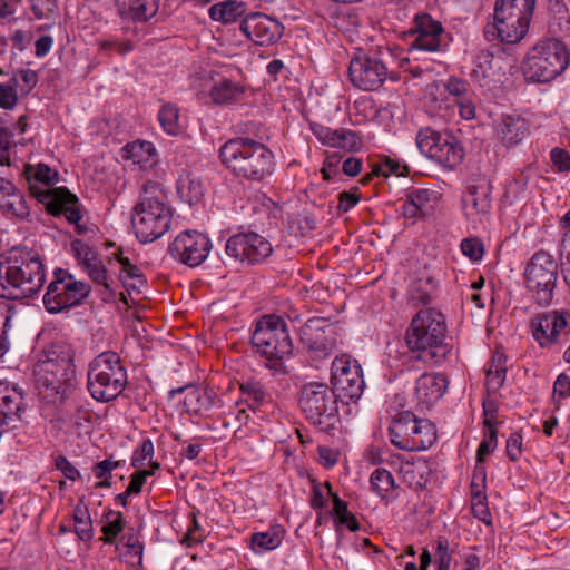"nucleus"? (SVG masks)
<instances>
[{
  "label": "nucleus",
  "mask_w": 570,
  "mask_h": 570,
  "mask_svg": "<svg viewBox=\"0 0 570 570\" xmlns=\"http://www.w3.org/2000/svg\"><path fill=\"white\" fill-rule=\"evenodd\" d=\"M239 389L243 395V400L237 402V405H240L244 402L250 410L255 411L259 406L267 404L272 401L269 392L266 390L265 385L259 381H244L243 383H240Z\"/></svg>",
  "instance_id": "33"
},
{
  "label": "nucleus",
  "mask_w": 570,
  "mask_h": 570,
  "mask_svg": "<svg viewBox=\"0 0 570 570\" xmlns=\"http://www.w3.org/2000/svg\"><path fill=\"white\" fill-rule=\"evenodd\" d=\"M185 390L188 391L184 399V407L188 413L204 415L205 413L209 412L213 407H215L218 402H220L217 393L212 389H188L187 386H185L179 387L177 390H171L170 394L174 395L176 393H181Z\"/></svg>",
  "instance_id": "27"
},
{
  "label": "nucleus",
  "mask_w": 570,
  "mask_h": 570,
  "mask_svg": "<svg viewBox=\"0 0 570 570\" xmlns=\"http://www.w3.org/2000/svg\"><path fill=\"white\" fill-rule=\"evenodd\" d=\"M535 0H497L494 6V26L501 42L518 43L530 26Z\"/></svg>",
  "instance_id": "12"
},
{
  "label": "nucleus",
  "mask_w": 570,
  "mask_h": 570,
  "mask_svg": "<svg viewBox=\"0 0 570 570\" xmlns=\"http://www.w3.org/2000/svg\"><path fill=\"white\" fill-rule=\"evenodd\" d=\"M273 252L272 244L262 235L249 232L230 236L225 245L228 257L239 262L257 264L266 259Z\"/></svg>",
  "instance_id": "20"
},
{
  "label": "nucleus",
  "mask_w": 570,
  "mask_h": 570,
  "mask_svg": "<svg viewBox=\"0 0 570 570\" xmlns=\"http://www.w3.org/2000/svg\"><path fill=\"white\" fill-rule=\"evenodd\" d=\"M331 383L338 397L347 402H356L365 387L363 371L358 362L345 354L336 356L332 362Z\"/></svg>",
  "instance_id": "18"
},
{
  "label": "nucleus",
  "mask_w": 570,
  "mask_h": 570,
  "mask_svg": "<svg viewBox=\"0 0 570 570\" xmlns=\"http://www.w3.org/2000/svg\"><path fill=\"white\" fill-rule=\"evenodd\" d=\"M177 193L180 199L189 205L200 202L204 187L200 179L190 171H183L177 180Z\"/></svg>",
  "instance_id": "34"
},
{
  "label": "nucleus",
  "mask_w": 570,
  "mask_h": 570,
  "mask_svg": "<svg viewBox=\"0 0 570 570\" xmlns=\"http://www.w3.org/2000/svg\"><path fill=\"white\" fill-rule=\"evenodd\" d=\"M550 160L559 173L570 171V154L560 147H554L550 151Z\"/></svg>",
  "instance_id": "57"
},
{
  "label": "nucleus",
  "mask_w": 570,
  "mask_h": 570,
  "mask_svg": "<svg viewBox=\"0 0 570 570\" xmlns=\"http://www.w3.org/2000/svg\"><path fill=\"white\" fill-rule=\"evenodd\" d=\"M171 218L168 196L160 184L150 180L144 184L131 216L136 237L141 243L160 238L169 229Z\"/></svg>",
  "instance_id": "6"
},
{
  "label": "nucleus",
  "mask_w": 570,
  "mask_h": 570,
  "mask_svg": "<svg viewBox=\"0 0 570 570\" xmlns=\"http://www.w3.org/2000/svg\"><path fill=\"white\" fill-rule=\"evenodd\" d=\"M387 77L389 68L379 52L357 50L350 60L348 79L360 90H376Z\"/></svg>",
  "instance_id": "16"
},
{
  "label": "nucleus",
  "mask_w": 570,
  "mask_h": 570,
  "mask_svg": "<svg viewBox=\"0 0 570 570\" xmlns=\"http://www.w3.org/2000/svg\"><path fill=\"white\" fill-rule=\"evenodd\" d=\"M122 157L132 160L141 168L153 167L157 164L156 148L150 141L135 140L122 148Z\"/></svg>",
  "instance_id": "30"
},
{
  "label": "nucleus",
  "mask_w": 570,
  "mask_h": 570,
  "mask_svg": "<svg viewBox=\"0 0 570 570\" xmlns=\"http://www.w3.org/2000/svg\"><path fill=\"white\" fill-rule=\"evenodd\" d=\"M558 275V262L544 249L537 250L528 262L523 272L525 288L541 307L552 303Z\"/></svg>",
  "instance_id": "11"
},
{
  "label": "nucleus",
  "mask_w": 570,
  "mask_h": 570,
  "mask_svg": "<svg viewBox=\"0 0 570 570\" xmlns=\"http://www.w3.org/2000/svg\"><path fill=\"white\" fill-rule=\"evenodd\" d=\"M73 351L62 343H53L37 355L33 365L36 387L41 399L50 404L62 403L76 380Z\"/></svg>",
  "instance_id": "1"
},
{
  "label": "nucleus",
  "mask_w": 570,
  "mask_h": 570,
  "mask_svg": "<svg viewBox=\"0 0 570 570\" xmlns=\"http://www.w3.org/2000/svg\"><path fill=\"white\" fill-rule=\"evenodd\" d=\"M332 148L343 149L345 151H357L362 148L360 135L353 130L340 128L336 129Z\"/></svg>",
  "instance_id": "45"
},
{
  "label": "nucleus",
  "mask_w": 570,
  "mask_h": 570,
  "mask_svg": "<svg viewBox=\"0 0 570 570\" xmlns=\"http://www.w3.org/2000/svg\"><path fill=\"white\" fill-rule=\"evenodd\" d=\"M239 28L248 39L259 46L277 42L284 32V26L278 20L261 12L246 16Z\"/></svg>",
  "instance_id": "22"
},
{
  "label": "nucleus",
  "mask_w": 570,
  "mask_h": 570,
  "mask_svg": "<svg viewBox=\"0 0 570 570\" xmlns=\"http://www.w3.org/2000/svg\"><path fill=\"white\" fill-rule=\"evenodd\" d=\"M311 130L323 145L331 147L336 129H332L320 124H312Z\"/></svg>",
  "instance_id": "63"
},
{
  "label": "nucleus",
  "mask_w": 570,
  "mask_h": 570,
  "mask_svg": "<svg viewBox=\"0 0 570 570\" xmlns=\"http://www.w3.org/2000/svg\"><path fill=\"white\" fill-rule=\"evenodd\" d=\"M483 410H484V424L489 428V433L485 435L484 440L480 443L478 450H476V461L478 463H481L484 461L485 456L494 451L497 448V436L498 431L493 426L494 423L492 421L493 419V412L494 410H490V404L483 403Z\"/></svg>",
  "instance_id": "39"
},
{
  "label": "nucleus",
  "mask_w": 570,
  "mask_h": 570,
  "mask_svg": "<svg viewBox=\"0 0 570 570\" xmlns=\"http://www.w3.org/2000/svg\"><path fill=\"white\" fill-rule=\"evenodd\" d=\"M391 443L400 450L419 452L436 440V431L429 420H419L412 412L399 413L389 428Z\"/></svg>",
  "instance_id": "14"
},
{
  "label": "nucleus",
  "mask_w": 570,
  "mask_h": 570,
  "mask_svg": "<svg viewBox=\"0 0 570 570\" xmlns=\"http://www.w3.org/2000/svg\"><path fill=\"white\" fill-rule=\"evenodd\" d=\"M55 466L57 470H59L65 478H67L70 481H76L80 479L81 474L79 470L71 464V462L65 456V455H57L55 458Z\"/></svg>",
  "instance_id": "59"
},
{
  "label": "nucleus",
  "mask_w": 570,
  "mask_h": 570,
  "mask_svg": "<svg viewBox=\"0 0 570 570\" xmlns=\"http://www.w3.org/2000/svg\"><path fill=\"white\" fill-rule=\"evenodd\" d=\"M529 131L528 121L520 116L503 115L497 124L498 137L507 147L520 144Z\"/></svg>",
  "instance_id": "28"
},
{
  "label": "nucleus",
  "mask_w": 570,
  "mask_h": 570,
  "mask_svg": "<svg viewBox=\"0 0 570 570\" xmlns=\"http://www.w3.org/2000/svg\"><path fill=\"white\" fill-rule=\"evenodd\" d=\"M209 237L196 230L180 233L169 245L170 255L189 267L199 266L209 255Z\"/></svg>",
  "instance_id": "21"
},
{
  "label": "nucleus",
  "mask_w": 570,
  "mask_h": 570,
  "mask_svg": "<svg viewBox=\"0 0 570 570\" xmlns=\"http://www.w3.org/2000/svg\"><path fill=\"white\" fill-rule=\"evenodd\" d=\"M243 94L244 88L228 79L216 83L210 90V97L217 105L236 102L242 98Z\"/></svg>",
  "instance_id": "37"
},
{
  "label": "nucleus",
  "mask_w": 570,
  "mask_h": 570,
  "mask_svg": "<svg viewBox=\"0 0 570 570\" xmlns=\"http://www.w3.org/2000/svg\"><path fill=\"white\" fill-rule=\"evenodd\" d=\"M371 489L381 499L387 498L389 493L395 489V479L390 471L377 468L370 478Z\"/></svg>",
  "instance_id": "43"
},
{
  "label": "nucleus",
  "mask_w": 570,
  "mask_h": 570,
  "mask_svg": "<svg viewBox=\"0 0 570 570\" xmlns=\"http://www.w3.org/2000/svg\"><path fill=\"white\" fill-rule=\"evenodd\" d=\"M285 530L282 525L271 527L266 532H256L250 538L254 550L269 551L276 549L283 541Z\"/></svg>",
  "instance_id": "38"
},
{
  "label": "nucleus",
  "mask_w": 570,
  "mask_h": 570,
  "mask_svg": "<svg viewBox=\"0 0 570 570\" xmlns=\"http://www.w3.org/2000/svg\"><path fill=\"white\" fill-rule=\"evenodd\" d=\"M18 79L12 77L10 83L0 85V107L3 109H12L18 102L17 95Z\"/></svg>",
  "instance_id": "49"
},
{
  "label": "nucleus",
  "mask_w": 570,
  "mask_h": 570,
  "mask_svg": "<svg viewBox=\"0 0 570 570\" xmlns=\"http://www.w3.org/2000/svg\"><path fill=\"white\" fill-rule=\"evenodd\" d=\"M115 258L120 265L119 279L124 287L129 292L130 289H140L146 285V278L141 269L131 261L124 256L121 249H118L115 254Z\"/></svg>",
  "instance_id": "31"
},
{
  "label": "nucleus",
  "mask_w": 570,
  "mask_h": 570,
  "mask_svg": "<svg viewBox=\"0 0 570 570\" xmlns=\"http://www.w3.org/2000/svg\"><path fill=\"white\" fill-rule=\"evenodd\" d=\"M91 286L78 281L63 268H56L49 282L42 303L49 314H59L82 304L89 296Z\"/></svg>",
  "instance_id": "13"
},
{
  "label": "nucleus",
  "mask_w": 570,
  "mask_h": 570,
  "mask_svg": "<svg viewBox=\"0 0 570 570\" xmlns=\"http://www.w3.org/2000/svg\"><path fill=\"white\" fill-rule=\"evenodd\" d=\"M6 213H11L17 217L24 218L29 215V206L26 198L17 190L0 206Z\"/></svg>",
  "instance_id": "47"
},
{
  "label": "nucleus",
  "mask_w": 570,
  "mask_h": 570,
  "mask_svg": "<svg viewBox=\"0 0 570 570\" xmlns=\"http://www.w3.org/2000/svg\"><path fill=\"white\" fill-rule=\"evenodd\" d=\"M57 10L58 0H42L41 4L39 2L31 4V11L38 20L50 18Z\"/></svg>",
  "instance_id": "58"
},
{
  "label": "nucleus",
  "mask_w": 570,
  "mask_h": 570,
  "mask_svg": "<svg viewBox=\"0 0 570 570\" xmlns=\"http://www.w3.org/2000/svg\"><path fill=\"white\" fill-rule=\"evenodd\" d=\"M118 466H120V461H115L112 458H108L95 464L92 469L94 474L96 478L100 479V481L96 483V488H110L112 485L110 481L111 472Z\"/></svg>",
  "instance_id": "46"
},
{
  "label": "nucleus",
  "mask_w": 570,
  "mask_h": 570,
  "mask_svg": "<svg viewBox=\"0 0 570 570\" xmlns=\"http://www.w3.org/2000/svg\"><path fill=\"white\" fill-rule=\"evenodd\" d=\"M119 14L136 22H146L158 11L159 0H117Z\"/></svg>",
  "instance_id": "29"
},
{
  "label": "nucleus",
  "mask_w": 570,
  "mask_h": 570,
  "mask_svg": "<svg viewBox=\"0 0 570 570\" xmlns=\"http://www.w3.org/2000/svg\"><path fill=\"white\" fill-rule=\"evenodd\" d=\"M204 539V531L200 529V525L196 519V515L193 514L191 525L188 528L186 534L183 538V543L191 547L195 543L202 542Z\"/></svg>",
  "instance_id": "64"
},
{
  "label": "nucleus",
  "mask_w": 570,
  "mask_h": 570,
  "mask_svg": "<svg viewBox=\"0 0 570 570\" xmlns=\"http://www.w3.org/2000/svg\"><path fill=\"white\" fill-rule=\"evenodd\" d=\"M154 455V443L150 439H145L140 446L134 451L131 465L135 469H140L145 465L147 459H151Z\"/></svg>",
  "instance_id": "55"
},
{
  "label": "nucleus",
  "mask_w": 570,
  "mask_h": 570,
  "mask_svg": "<svg viewBox=\"0 0 570 570\" xmlns=\"http://www.w3.org/2000/svg\"><path fill=\"white\" fill-rule=\"evenodd\" d=\"M120 543L128 549V552L132 556L138 557V563L141 564L142 553H144V544L139 540L138 534L134 531V529H129L127 533H125L120 538Z\"/></svg>",
  "instance_id": "50"
},
{
  "label": "nucleus",
  "mask_w": 570,
  "mask_h": 570,
  "mask_svg": "<svg viewBox=\"0 0 570 570\" xmlns=\"http://www.w3.org/2000/svg\"><path fill=\"white\" fill-rule=\"evenodd\" d=\"M337 394L323 382H308L299 390L298 405L305 420L320 432L333 435L341 423Z\"/></svg>",
  "instance_id": "8"
},
{
  "label": "nucleus",
  "mask_w": 570,
  "mask_h": 570,
  "mask_svg": "<svg viewBox=\"0 0 570 570\" xmlns=\"http://www.w3.org/2000/svg\"><path fill=\"white\" fill-rule=\"evenodd\" d=\"M419 150L446 169H454L464 159V148L453 135L423 128L416 135Z\"/></svg>",
  "instance_id": "15"
},
{
  "label": "nucleus",
  "mask_w": 570,
  "mask_h": 570,
  "mask_svg": "<svg viewBox=\"0 0 570 570\" xmlns=\"http://www.w3.org/2000/svg\"><path fill=\"white\" fill-rule=\"evenodd\" d=\"M471 510L475 518L484 523L491 522V513L488 507L487 495H478V498H471Z\"/></svg>",
  "instance_id": "56"
},
{
  "label": "nucleus",
  "mask_w": 570,
  "mask_h": 570,
  "mask_svg": "<svg viewBox=\"0 0 570 570\" xmlns=\"http://www.w3.org/2000/svg\"><path fill=\"white\" fill-rule=\"evenodd\" d=\"M161 128L168 135L176 136L180 131L179 109L175 104H165L158 112Z\"/></svg>",
  "instance_id": "44"
},
{
  "label": "nucleus",
  "mask_w": 570,
  "mask_h": 570,
  "mask_svg": "<svg viewBox=\"0 0 570 570\" xmlns=\"http://www.w3.org/2000/svg\"><path fill=\"white\" fill-rule=\"evenodd\" d=\"M570 313L551 311L537 314L531 318L530 327L540 347L547 348L559 342L562 330L568 326Z\"/></svg>",
  "instance_id": "23"
},
{
  "label": "nucleus",
  "mask_w": 570,
  "mask_h": 570,
  "mask_svg": "<svg viewBox=\"0 0 570 570\" xmlns=\"http://www.w3.org/2000/svg\"><path fill=\"white\" fill-rule=\"evenodd\" d=\"M222 164L237 178L263 181L275 167L273 151L263 142L248 137L227 140L219 149Z\"/></svg>",
  "instance_id": "5"
},
{
  "label": "nucleus",
  "mask_w": 570,
  "mask_h": 570,
  "mask_svg": "<svg viewBox=\"0 0 570 570\" xmlns=\"http://www.w3.org/2000/svg\"><path fill=\"white\" fill-rule=\"evenodd\" d=\"M75 533L81 541H89L94 537L92 521L88 508L79 502L73 509Z\"/></svg>",
  "instance_id": "41"
},
{
  "label": "nucleus",
  "mask_w": 570,
  "mask_h": 570,
  "mask_svg": "<svg viewBox=\"0 0 570 570\" xmlns=\"http://www.w3.org/2000/svg\"><path fill=\"white\" fill-rule=\"evenodd\" d=\"M361 200V191L358 187H353L338 194L337 213L344 214L352 209Z\"/></svg>",
  "instance_id": "52"
},
{
  "label": "nucleus",
  "mask_w": 570,
  "mask_h": 570,
  "mask_svg": "<svg viewBox=\"0 0 570 570\" xmlns=\"http://www.w3.org/2000/svg\"><path fill=\"white\" fill-rule=\"evenodd\" d=\"M256 354L266 360V366L275 372L284 367V360L293 354V342L285 320L275 314L261 317L252 335Z\"/></svg>",
  "instance_id": "7"
},
{
  "label": "nucleus",
  "mask_w": 570,
  "mask_h": 570,
  "mask_svg": "<svg viewBox=\"0 0 570 570\" xmlns=\"http://www.w3.org/2000/svg\"><path fill=\"white\" fill-rule=\"evenodd\" d=\"M445 337L444 315L434 308L419 311L405 333V343L412 353L410 358L426 365L439 364L451 352Z\"/></svg>",
  "instance_id": "4"
},
{
  "label": "nucleus",
  "mask_w": 570,
  "mask_h": 570,
  "mask_svg": "<svg viewBox=\"0 0 570 570\" xmlns=\"http://www.w3.org/2000/svg\"><path fill=\"white\" fill-rule=\"evenodd\" d=\"M507 358L502 353H494L485 368V387L488 393L498 392L505 381Z\"/></svg>",
  "instance_id": "35"
},
{
  "label": "nucleus",
  "mask_w": 570,
  "mask_h": 570,
  "mask_svg": "<svg viewBox=\"0 0 570 570\" xmlns=\"http://www.w3.org/2000/svg\"><path fill=\"white\" fill-rule=\"evenodd\" d=\"M299 341L312 360L322 361L336 348V326L323 317L309 318L301 327Z\"/></svg>",
  "instance_id": "17"
},
{
  "label": "nucleus",
  "mask_w": 570,
  "mask_h": 570,
  "mask_svg": "<svg viewBox=\"0 0 570 570\" xmlns=\"http://www.w3.org/2000/svg\"><path fill=\"white\" fill-rule=\"evenodd\" d=\"M244 4L234 0H227L213 4L208 9V14L212 20L225 24L237 21L244 13Z\"/></svg>",
  "instance_id": "36"
},
{
  "label": "nucleus",
  "mask_w": 570,
  "mask_h": 570,
  "mask_svg": "<svg viewBox=\"0 0 570 570\" xmlns=\"http://www.w3.org/2000/svg\"><path fill=\"white\" fill-rule=\"evenodd\" d=\"M71 248L77 259L85 268L91 265L92 263L97 264V261L99 259L97 252L94 250L85 242L76 239L71 243Z\"/></svg>",
  "instance_id": "48"
},
{
  "label": "nucleus",
  "mask_w": 570,
  "mask_h": 570,
  "mask_svg": "<svg viewBox=\"0 0 570 570\" xmlns=\"http://www.w3.org/2000/svg\"><path fill=\"white\" fill-rule=\"evenodd\" d=\"M126 520L120 511H115L110 508L105 509L101 517V533L100 541L106 544L116 543L119 535L124 532Z\"/></svg>",
  "instance_id": "32"
},
{
  "label": "nucleus",
  "mask_w": 570,
  "mask_h": 570,
  "mask_svg": "<svg viewBox=\"0 0 570 570\" xmlns=\"http://www.w3.org/2000/svg\"><path fill=\"white\" fill-rule=\"evenodd\" d=\"M444 88L451 96L455 97L456 101L469 97V83L459 77H450L445 81Z\"/></svg>",
  "instance_id": "54"
},
{
  "label": "nucleus",
  "mask_w": 570,
  "mask_h": 570,
  "mask_svg": "<svg viewBox=\"0 0 570 570\" xmlns=\"http://www.w3.org/2000/svg\"><path fill=\"white\" fill-rule=\"evenodd\" d=\"M448 381L440 374H422L415 383L414 395L417 406L429 409L438 402L444 394Z\"/></svg>",
  "instance_id": "26"
},
{
  "label": "nucleus",
  "mask_w": 570,
  "mask_h": 570,
  "mask_svg": "<svg viewBox=\"0 0 570 570\" xmlns=\"http://www.w3.org/2000/svg\"><path fill=\"white\" fill-rule=\"evenodd\" d=\"M490 194L491 187L484 179L476 183H469L462 198L466 218L473 219L479 216H484L490 212L492 205Z\"/></svg>",
  "instance_id": "25"
},
{
  "label": "nucleus",
  "mask_w": 570,
  "mask_h": 570,
  "mask_svg": "<svg viewBox=\"0 0 570 570\" xmlns=\"http://www.w3.org/2000/svg\"><path fill=\"white\" fill-rule=\"evenodd\" d=\"M440 193L428 188H413L407 191L402 205V215L407 219H422L433 213L440 200Z\"/></svg>",
  "instance_id": "24"
},
{
  "label": "nucleus",
  "mask_w": 570,
  "mask_h": 570,
  "mask_svg": "<svg viewBox=\"0 0 570 570\" xmlns=\"http://www.w3.org/2000/svg\"><path fill=\"white\" fill-rule=\"evenodd\" d=\"M292 223L297 224V232H294L296 236H305L307 233L316 228V220L314 216L308 214L297 215L293 218Z\"/></svg>",
  "instance_id": "61"
},
{
  "label": "nucleus",
  "mask_w": 570,
  "mask_h": 570,
  "mask_svg": "<svg viewBox=\"0 0 570 570\" xmlns=\"http://www.w3.org/2000/svg\"><path fill=\"white\" fill-rule=\"evenodd\" d=\"M126 385L127 370L116 352H102L89 363L87 387L96 401L115 400L122 393Z\"/></svg>",
  "instance_id": "9"
},
{
  "label": "nucleus",
  "mask_w": 570,
  "mask_h": 570,
  "mask_svg": "<svg viewBox=\"0 0 570 570\" xmlns=\"http://www.w3.org/2000/svg\"><path fill=\"white\" fill-rule=\"evenodd\" d=\"M46 279V268L38 252L28 247H13L0 261V297L6 299L32 298L39 294Z\"/></svg>",
  "instance_id": "2"
},
{
  "label": "nucleus",
  "mask_w": 570,
  "mask_h": 570,
  "mask_svg": "<svg viewBox=\"0 0 570 570\" xmlns=\"http://www.w3.org/2000/svg\"><path fill=\"white\" fill-rule=\"evenodd\" d=\"M452 552L445 538H439L436 542V563L438 566L450 567Z\"/></svg>",
  "instance_id": "62"
},
{
  "label": "nucleus",
  "mask_w": 570,
  "mask_h": 570,
  "mask_svg": "<svg viewBox=\"0 0 570 570\" xmlns=\"http://www.w3.org/2000/svg\"><path fill=\"white\" fill-rule=\"evenodd\" d=\"M85 269L96 284L102 286L100 292L102 299L105 302L112 299L115 297V291L112 288L114 282L108 277L107 269L105 268L102 262L98 259L97 264L92 263Z\"/></svg>",
  "instance_id": "42"
},
{
  "label": "nucleus",
  "mask_w": 570,
  "mask_h": 570,
  "mask_svg": "<svg viewBox=\"0 0 570 570\" xmlns=\"http://www.w3.org/2000/svg\"><path fill=\"white\" fill-rule=\"evenodd\" d=\"M461 250L470 259L480 261L484 254V246L480 238L470 237L461 242Z\"/></svg>",
  "instance_id": "53"
},
{
  "label": "nucleus",
  "mask_w": 570,
  "mask_h": 570,
  "mask_svg": "<svg viewBox=\"0 0 570 570\" xmlns=\"http://www.w3.org/2000/svg\"><path fill=\"white\" fill-rule=\"evenodd\" d=\"M485 471L483 466H475L473 478L471 482V498H478V495H485Z\"/></svg>",
  "instance_id": "60"
},
{
  "label": "nucleus",
  "mask_w": 570,
  "mask_h": 570,
  "mask_svg": "<svg viewBox=\"0 0 570 570\" xmlns=\"http://www.w3.org/2000/svg\"><path fill=\"white\" fill-rule=\"evenodd\" d=\"M413 24L410 33L415 38L409 47L410 52H445L448 50L451 36L440 21L429 13H421L414 17Z\"/></svg>",
  "instance_id": "19"
},
{
  "label": "nucleus",
  "mask_w": 570,
  "mask_h": 570,
  "mask_svg": "<svg viewBox=\"0 0 570 570\" xmlns=\"http://www.w3.org/2000/svg\"><path fill=\"white\" fill-rule=\"evenodd\" d=\"M24 174L31 196L43 204L50 215L65 216L70 224L75 225L78 234L87 233L88 228L80 224L82 205L79 198L66 187L49 188L58 181L56 170L46 164H39L36 167L27 165Z\"/></svg>",
  "instance_id": "3"
},
{
  "label": "nucleus",
  "mask_w": 570,
  "mask_h": 570,
  "mask_svg": "<svg viewBox=\"0 0 570 570\" xmlns=\"http://www.w3.org/2000/svg\"><path fill=\"white\" fill-rule=\"evenodd\" d=\"M12 136L7 127H0V166H10V150L16 147Z\"/></svg>",
  "instance_id": "51"
},
{
  "label": "nucleus",
  "mask_w": 570,
  "mask_h": 570,
  "mask_svg": "<svg viewBox=\"0 0 570 570\" xmlns=\"http://www.w3.org/2000/svg\"><path fill=\"white\" fill-rule=\"evenodd\" d=\"M569 52L563 42L546 39L533 46L524 61L522 72L528 82H549L568 67Z\"/></svg>",
  "instance_id": "10"
},
{
  "label": "nucleus",
  "mask_w": 570,
  "mask_h": 570,
  "mask_svg": "<svg viewBox=\"0 0 570 570\" xmlns=\"http://www.w3.org/2000/svg\"><path fill=\"white\" fill-rule=\"evenodd\" d=\"M493 55L489 50H482L474 60V66L470 72L472 81L480 87L490 85V71Z\"/></svg>",
  "instance_id": "40"
}]
</instances>
